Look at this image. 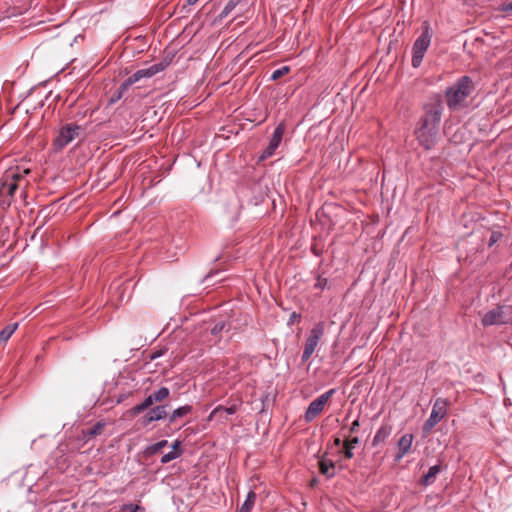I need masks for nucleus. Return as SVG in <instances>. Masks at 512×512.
Wrapping results in <instances>:
<instances>
[{
    "label": "nucleus",
    "mask_w": 512,
    "mask_h": 512,
    "mask_svg": "<svg viewBox=\"0 0 512 512\" xmlns=\"http://www.w3.org/2000/svg\"><path fill=\"white\" fill-rule=\"evenodd\" d=\"M341 444H343V443H342L340 438L337 437V438L334 439V445L335 446H340Z\"/></svg>",
    "instance_id": "obj_44"
},
{
    "label": "nucleus",
    "mask_w": 512,
    "mask_h": 512,
    "mask_svg": "<svg viewBox=\"0 0 512 512\" xmlns=\"http://www.w3.org/2000/svg\"><path fill=\"white\" fill-rule=\"evenodd\" d=\"M180 457V453L179 452H176V451H170L166 454H164L161 458V463L162 464H167L177 458Z\"/></svg>",
    "instance_id": "obj_29"
},
{
    "label": "nucleus",
    "mask_w": 512,
    "mask_h": 512,
    "mask_svg": "<svg viewBox=\"0 0 512 512\" xmlns=\"http://www.w3.org/2000/svg\"><path fill=\"white\" fill-rule=\"evenodd\" d=\"M17 328L18 323L9 324L3 328L0 332V343L6 342L13 335Z\"/></svg>",
    "instance_id": "obj_21"
},
{
    "label": "nucleus",
    "mask_w": 512,
    "mask_h": 512,
    "mask_svg": "<svg viewBox=\"0 0 512 512\" xmlns=\"http://www.w3.org/2000/svg\"><path fill=\"white\" fill-rule=\"evenodd\" d=\"M511 323L512 307L507 305H500L489 310L482 318L483 326L505 325Z\"/></svg>",
    "instance_id": "obj_5"
},
{
    "label": "nucleus",
    "mask_w": 512,
    "mask_h": 512,
    "mask_svg": "<svg viewBox=\"0 0 512 512\" xmlns=\"http://www.w3.org/2000/svg\"><path fill=\"white\" fill-rule=\"evenodd\" d=\"M392 432V427L389 424H382L380 428L377 430L373 440L372 446L376 447L386 441V439L390 436Z\"/></svg>",
    "instance_id": "obj_12"
},
{
    "label": "nucleus",
    "mask_w": 512,
    "mask_h": 512,
    "mask_svg": "<svg viewBox=\"0 0 512 512\" xmlns=\"http://www.w3.org/2000/svg\"><path fill=\"white\" fill-rule=\"evenodd\" d=\"M3 188L6 189V195L13 198L16 190L18 189V183L12 181L9 182V179L6 178Z\"/></svg>",
    "instance_id": "obj_24"
},
{
    "label": "nucleus",
    "mask_w": 512,
    "mask_h": 512,
    "mask_svg": "<svg viewBox=\"0 0 512 512\" xmlns=\"http://www.w3.org/2000/svg\"><path fill=\"white\" fill-rule=\"evenodd\" d=\"M343 442L348 444L350 447L355 448V446L359 444L360 440L358 437H352L346 438Z\"/></svg>",
    "instance_id": "obj_34"
},
{
    "label": "nucleus",
    "mask_w": 512,
    "mask_h": 512,
    "mask_svg": "<svg viewBox=\"0 0 512 512\" xmlns=\"http://www.w3.org/2000/svg\"><path fill=\"white\" fill-rule=\"evenodd\" d=\"M442 468L440 465H434L429 468L428 472L421 478V484L429 486L434 483L437 475L441 472Z\"/></svg>",
    "instance_id": "obj_14"
},
{
    "label": "nucleus",
    "mask_w": 512,
    "mask_h": 512,
    "mask_svg": "<svg viewBox=\"0 0 512 512\" xmlns=\"http://www.w3.org/2000/svg\"><path fill=\"white\" fill-rule=\"evenodd\" d=\"M325 333V323L318 322L310 330V333L305 341L304 350L302 353L301 360L303 363L307 362L312 354L315 352L321 338Z\"/></svg>",
    "instance_id": "obj_6"
},
{
    "label": "nucleus",
    "mask_w": 512,
    "mask_h": 512,
    "mask_svg": "<svg viewBox=\"0 0 512 512\" xmlns=\"http://www.w3.org/2000/svg\"><path fill=\"white\" fill-rule=\"evenodd\" d=\"M191 405H184L175 409L169 416V423L175 422L177 419L185 417L192 412Z\"/></svg>",
    "instance_id": "obj_16"
},
{
    "label": "nucleus",
    "mask_w": 512,
    "mask_h": 512,
    "mask_svg": "<svg viewBox=\"0 0 512 512\" xmlns=\"http://www.w3.org/2000/svg\"><path fill=\"white\" fill-rule=\"evenodd\" d=\"M217 418L220 420H227L226 413L224 411L223 405H218L213 411L210 413L209 419Z\"/></svg>",
    "instance_id": "obj_25"
},
{
    "label": "nucleus",
    "mask_w": 512,
    "mask_h": 512,
    "mask_svg": "<svg viewBox=\"0 0 512 512\" xmlns=\"http://www.w3.org/2000/svg\"><path fill=\"white\" fill-rule=\"evenodd\" d=\"M153 421H155V420L153 419V416L150 412H148L146 415H144L142 417V425L143 426H148Z\"/></svg>",
    "instance_id": "obj_36"
},
{
    "label": "nucleus",
    "mask_w": 512,
    "mask_h": 512,
    "mask_svg": "<svg viewBox=\"0 0 512 512\" xmlns=\"http://www.w3.org/2000/svg\"><path fill=\"white\" fill-rule=\"evenodd\" d=\"M133 512H144L145 508L143 506L132 504Z\"/></svg>",
    "instance_id": "obj_42"
},
{
    "label": "nucleus",
    "mask_w": 512,
    "mask_h": 512,
    "mask_svg": "<svg viewBox=\"0 0 512 512\" xmlns=\"http://www.w3.org/2000/svg\"><path fill=\"white\" fill-rule=\"evenodd\" d=\"M448 401L437 398L433 404L431 414L422 427L424 435H428L433 428L447 415Z\"/></svg>",
    "instance_id": "obj_7"
},
{
    "label": "nucleus",
    "mask_w": 512,
    "mask_h": 512,
    "mask_svg": "<svg viewBox=\"0 0 512 512\" xmlns=\"http://www.w3.org/2000/svg\"><path fill=\"white\" fill-rule=\"evenodd\" d=\"M300 319H301V315H300L299 313H297V312H295V311H294V312H292V313L290 314V317H289V319H288V325H292V324H294L295 322H299V321H300Z\"/></svg>",
    "instance_id": "obj_32"
},
{
    "label": "nucleus",
    "mask_w": 512,
    "mask_h": 512,
    "mask_svg": "<svg viewBox=\"0 0 512 512\" xmlns=\"http://www.w3.org/2000/svg\"><path fill=\"white\" fill-rule=\"evenodd\" d=\"M353 449L352 447H350L348 444H345L343 442V455L346 459H351L353 458L354 454H353Z\"/></svg>",
    "instance_id": "obj_30"
},
{
    "label": "nucleus",
    "mask_w": 512,
    "mask_h": 512,
    "mask_svg": "<svg viewBox=\"0 0 512 512\" xmlns=\"http://www.w3.org/2000/svg\"><path fill=\"white\" fill-rule=\"evenodd\" d=\"M432 36H433V33H432L429 22H427V21L423 22L422 33L415 40L413 47H412L411 64L414 68H418L421 65L424 55L430 46Z\"/></svg>",
    "instance_id": "obj_4"
},
{
    "label": "nucleus",
    "mask_w": 512,
    "mask_h": 512,
    "mask_svg": "<svg viewBox=\"0 0 512 512\" xmlns=\"http://www.w3.org/2000/svg\"><path fill=\"white\" fill-rule=\"evenodd\" d=\"M498 11H501V12H510L512 11V2H508V3H503L501 4L498 8H497Z\"/></svg>",
    "instance_id": "obj_37"
},
{
    "label": "nucleus",
    "mask_w": 512,
    "mask_h": 512,
    "mask_svg": "<svg viewBox=\"0 0 512 512\" xmlns=\"http://www.w3.org/2000/svg\"><path fill=\"white\" fill-rule=\"evenodd\" d=\"M181 441L179 440H176L173 444H172V450L171 451H176V452H179L180 453V456L182 455L183 453V450L181 449Z\"/></svg>",
    "instance_id": "obj_39"
},
{
    "label": "nucleus",
    "mask_w": 512,
    "mask_h": 512,
    "mask_svg": "<svg viewBox=\"0 0 512 512\" xmlns=\"http://www.w3.org/2000/svg\"><path fill=\"white\" fill-rule=\"evenodd\" d=\"M413 442L412 434H404L398 441V452L395 455V460H401L410 450Z\"/></svg>",
    "instance_id": "obj_11"
},
{
    "label": "nucleus",
    "mask_w": 512,
    "mask_h": 512,
    "mask_svg": "<svg viewBox=\"0 0 512 512\" xmlns=\"http://www.w3.org/2000/svg\"><path fill=\"white\" fill-rule=\"evenodd\" d=\"M335 389H330L313 400L305 412V420L311 422L324 410L325 404L334 395Z\"/></svg>",
    "instance_id": "obj_9"
},
{
    "label": "nucleus",
    "mask_w": 512,
    "mask_h": 512,
    "mask_svg": "<svg viewBox=\"0 0 512 512\" xmlns=\"http://www.w3.org/2000/svg\"><path fill=\"white\" fill-rule=\"evenodd\" d=\"M501 237V234L498 232H493L490 236L488 245L491 247L493 246Z\"/></svg>",
    "instance_id": "obj_38"
},
{
    "label": "nucleus",
    "mask_w": 512,
    "mask_h": 512,
    "mask_svg": "<svg viewBox=\"0 0 512 512\" xmlns=\"http://www.w3.org/2000/svg\"><path fill=\"white\" fill-rule=\"evenodd\" d=\"M171 63V58L165 57L160 62L155 63L148 68H143L137 70L135 73H133L130 77H128L120 86L118 89V96L117 98L120 99L122 97V94L128 90V88L133 85L134 83L138 82L142 78H150L154 75H156L159 72H162L165 70Z\"/></svg>",
    "instance_id": "obj_3"
},
{
    "label": "nucleus",
    "mask_w": 512,
    "mask_h": 512,
    "mask_svg": "<svg viewBox=\"0 0 512 512\" xmlns=\"http://www.w3.org/2000/svg\"><path fill=\"white\" fill-rule=\"evenodd\" d=\"M285 131H286V125L282 121L275 128L268 146L266 147V149L262 152V154L260 156V160L267 159L275 153L276 149L279 147V145L282 141Z\"/></svg>",
    "instance_id": "obj_10"
},
{
    "label": "nucleus",
    "mask_w": 512,
    "mask_h": 512,
    "mask_svg": "<svg viewBox=\"0 0 512 512\" xmlns=\"http://www.w3.org/2000/svg\"><path fill=\"white\" fill-rule=\"evenodd\" d=\"M118 512H133L132 504H124V505H122Z\"/></svg>",
    "instance_id": "obj_41"
},
{
    "label": "nucleus",
    "mask_w": 512,
    "mask_h": 512,
    "mask_svg": "<svg viewBox=\"0 0 512 512\" xmlns=\"http://www.w3.org/2000/svg\"><path fill=\"white\" fill-rule=\"evenodd\" d=\"M359 427H360V421H359V419H356L355 421H353V423L350 426V429H349L350 433L357 432Z\"/></svg>",
    "instance_id": "obj_40"
},
{
    "label": "nucleus",
    "mask_w": 512,
    "mask_h": 512,
    "mask_svg": "<svg viewBox=\"0 0 512 512\" xmlns=\"http://www.w3.org/2000/svg\"><path fill=\"white\" fill-rule=\"evenodd\" d=\"M443 111L444 105L440 95L433 97L431 101L424 106V114L420 118L416 135L420 145L426 150L434 147L437 142Z\"/></svg>",
    "instance_id": "obj_1"
},
{
    "label": "nucleus",
    "mask_w": 512,
    "mask_h": 512,
    "mask_svg": "<svg viewBox=\"0 0 512 512\" xmlns=\"http://www.w3.org/2000/svg\"><path fill=\"white\" fill-rule=\"evenodd\" d=\"M256 501V493L254 491H250L247 494L246 500L238 510V512H250L252 507L254 506Z\"/></svg>",
    "instance_id": "obj_18"
},
{
    "label": "nucleus",
    "mask_w": 512,
    "mask_h": 512,
    "mask_svg": "<svg viewBox=\"0 0 512 512\" xmlns=\"http://www.w3.org/2000/svg\"><path fill=\"white\" fill-rule=\"evenodd\" d=\"M319 471L327 478H332L335 476V463L331 460L322 458L319 461Z\"/></svg>",
    "instance_id": "obj_13"
},
{
    "label": "nucleus",
    "mask_w": 512,
    "mask_h": 512,
    "mask_svg": "<svg viewBox=\"0 0 512 512\" xmlns=\"http://www.w3.org/2000/svg\"><path fill=\"white\" fill-rule=\"evenodd\" d=\"M30 172L29 169H25L23 171V173H20V172H15V171H9L7 174H6V178L11 180L12 182H18L19 180H21L24 176V174H28Z\"/></svg>",
    "instance_id": "obj_27"
},
{
    "label": "nucleus",
    "mask_w": 512,
    "mask_h": 512,
    "mask_svg": "<svg viewBox=\"0 0 512 512\" xmlns=\"http://www.w3.org/2000/svg\"><path fill=\"white\" fill-rule=\"evenodd\" d=\"M155 403L164 401L170 395V390L167 387H161L158 390L150 393Z\"/></svg>",
    "instance_id": "obj_20"
},
{
    "label": "nucleus",
    "mask_w": 512,
    "mask_h": 512,
    "mask_svg": "<svg viewBox=\"0 0 512 512\" xmlns=\"http://www.w3.org/2000/svg\"><path fill=\"white\" fill-rule=\"evenodd\" d=\"M105 427V423L99 421L95 425H93L91 428L87 429L84 433L88 438L95 437L103 431Z\"/></svg>",
    "instance_id": "obj_23"
},
{
    "label": "nucleus",
    "mask_w": 512,
    "mask_h": 512,
    "mask_svg": "<svg viewBox=\"0 0 512 512\" xmlns=\"http://www.w3.org/2000/svg\"><path fill=\"white\" fill-rule=\"evenodd\" d=\"M327 282H328V281H327V279H326V278H322V277H320V276H319V277L317 278V281H316V283H315V285H314V286H315V288H317V289H324V288L326 287V285H327Z\"/></svg>",
    "instance_id": "obj_33"
},
{
    "label": "nucleus",
    "mask_w": 512,
    "mask_h": 512,
    "mask_svg": "<svg viewBox=\"0 0 512 512\" xmlns=\"http://www.w3.org/2000/svg\"><path fill=\"white\" fill-rule=\"evenodd\" d=\"M290 68L288 66H282L281 68L275 70L271 74V80L276 81L288 74Z\"/></svg>",
    "instance_id": "obj_28"
},
{
    "label": "nucleus",
    "mask_w": 512,
    "mask_h": 512,
    "mask_svg": "<svg viewBox=\"0 0 512 512\" xmlns=\"http://www.w3.org/2000/svg\"><path fill=\"white\" fill-rule=\"evenodd\" d=\"M160 356H161V352H154V353H152L150 358H151V360H154V359H156L157 357H160Z\"/></svg>",
    "instance_id": "obj_43"
},
{
    "label": "nucleus",
    "mask_w": 512,
    "mask_h": 512,
    "mask_svg": "<svg viewBox=\"0 0 512 512\" xmlns=\"http://www.w3.org/2000/svg\"><path fill=\"white\" fill-rule=\"evenodd\" d=\"M167 445H168L167 440L158 441L157 443L147 446L145 448L143 454L145 457H152L153 455L159 453Z\"/></svg>",
    "instance_id": "obj_17"
},
{
    "label": "nucleus",
    "mask_w": 512,
    "mask_h": 512,
    "mask_svg": "<svg viewBox=\"0 0 512 512\" xmlns=\"http://www.w3.org/2000/svg\"><path fill=\"white\" fill-rule=\"evenodd\" d=\"M167 405H157L150 409V413L155 421L162 420L167 417Z\"/></svg>",
    "instance_id": "obj_19"
},
{
    "label": "nucleus",
    "mask_w": 512,
    "mask_h": 512,
    "mask_svg": "<svg viewBox=\"0 0 512 512\" xmlns=\"http://www.w3.org/2000/svg\"><path fill=\"white\" fill-rule=\"evenodd\" d=\"M154 400L152 396L149 394L143 402L135 405L133 408H131L130 413L132 416L139 415L140 413L147 410L149 407H151L154 404Z\"/></svg>",
    "instance_id": "obj_15"
},
{
    "label": "nucleus",
    "mask_w": 512,
    "mask_h": 512,
    "mask_svg": "<svg viewBox=\"0 0 512 512\" xmlns=\"http://www.w3.org/2000/svg\"><path fill=\"white\" fill-rule=\"evenodd\" d=\"M242 0H229L221 13L219 14V19L222 20L226 18L235 8L238 6Z\"/></svg>",
    "instance_id": "obj_22"
},
{
    "label": "nucleus",
    "mask_w": 512,
    "mask_h": 512,
    "mask_svg": "<svg viewBox=\"0 0 512 512\" xmlns=\"http://www.w3.org/2000/svg\"><path fill=\"white\" fill-rule=\"evenodd\" d=\"M81 127L74 123L62 126L53 140L55 150L60 151L80 136Z\"/></svg>",
    "instance_id": "obj_8"
},
{
    "label": "nucleus",
    "mask_w": 512,
    "mask_h": 512,
    "mask_svg": "<svg viewBox=\"0 0 512 512\" xmlns=\"http://www.w3.org/2000/svg\"><path fill=\"white\" fill-rule=\"evenodd\" d=\"M241 406H242V401L235 400V401H232L229 406H227V407L224 406V411H225L226 415H233L240 409Z\"/></svg>",
    "instance_id": "obj_26"
},
{
    "label": "nucleus",
    "mask_w": 512,
    "mask_h": 512,
    "mask_svg": "<svg viewBox=\"0 0 512 512\" xmlns=\"http://www.w3.org/2000/svg\"><path fill=\"white\" fill-rule=\"evenodd\" d=\"M198 0H187L188 5H194Z\"/></svg>",
    "instance_id": "obj_45"
},
{
    "label": "nucleus",
    "mask_w": 512,
    "mask_h": 512,
    "mask_svg": "<svg viewBox=\"0 0 512 512\" xmlns=\"http://www.w3.org/2000/svg\"><path fill=\"white\" fill-rule=\"evenodd\" d=\"M315 483H316V479H313V480L311 481V486H313Z\"/></svg>",
    "instance_id": "obj_46"
},
{
    "label": "nucleus",
    "mask_w": 512,
    "mask_h": 512,
    "mask_svg": "<svg viewBox=\"0 0 512 512\" xmlns=\"http://www.w3.org/2000/svg\"><path fill=\"white\" fill-rule=\"evenodd\" d=\"M475 89L473 80L469 76H462L445 91V99L451 111H460L467 106V98Z\"/></svg>",
    "instance_id": "obj_2"
},
{
    "label": "nucleus",
    "mask_w": 512,
    "mask_h": 512,
    "mask_svg": "<svg viewBox=\"0 0 512 512\" xmlns=\"http://www.w3.org/2000/svg\"><path fill=\"white\" fill-rule=\"evenodd\" d=\"M225 327L224 322H218L216 323L213 328L211 329V334L217 335L219 334Z\"/></svg>",
    "instance_id": "obj_31"
},
{
    "label": "nucleus",
    "mask_w": 512,
    "mask_h": 512,
    "mask_svg": "<svg viewBox=\"0 0 512 512\" xmlns=\"http://www.w3.org/2000/svg\"><path fill=\"white\" fill-rule=\"evenodd\" d=\"M12 198L7 195L0 200V207L3 209L8 208L11 205Z\"/></svg>",
    "instance_id": "obj_35"
}]
</instances>
